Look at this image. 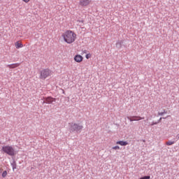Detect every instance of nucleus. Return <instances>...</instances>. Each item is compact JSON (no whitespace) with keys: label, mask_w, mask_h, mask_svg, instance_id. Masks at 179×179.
Returning <instances> with one entry per match:
<instances>
[{"label":"nucleus","mask_w":179,"mask_h":179,"mask_svg":"<svg viewBox=\"0 0 179 179\" xmlns=\"http://www.w3.org/2000/svg\"><path fill=\"white\" fill-rule=\"evenodd\" d=\"M51 75H52L51 70L48 69H43L40 71L39 79L41 80H45L47 78H50Z\"/></svg>","instance_id":"2"},{"label":"nucleus","mask_w":179,"mask_h":179,"mask_svg":"<svg viewBox=\"0 0 179 179\" xmlns=\"http://www.w3.org/2000/svg\"><path fill=\"white\" fill-rule=\"evenodd\" d=\"M7 66L10 69H15V68H17L18 66H20V63H15V64H8Z\"/></svg>","instance_id":"9"},{"label":"nucleus","mask_w":179,"mask_h":179,"mask_svg":"<svg viewBox=\"0 0 179 179\" xmlns=\"http://www.w3.org/2000/svg\"><path fill=\"white\" fill-rule=\"evenodd\" d=\"M74 61L75 62H77L78 64H80V62H83V56L80 55H76L74 56Z\"/></svg>","instance_id":"8"},{"label":"nucleus","mask_w":179,"mask_h":179,"mask_svg":"<svg viewBox=\"0 0 179 179\" xmlns=\"http://www.w3.org/2000/svg\"><path fill=\"white\" fill-rule=\"evenodd\" d=\"M83 129V126L78 123H69L70 132H80Z\"/></svg>","instance_id":"3"},{"label":"nucleus","mask_w":179,"mask_h":179,"mask_svg":"<svg viewBox=\"0 0 179 179\" xmlns=\"http://www.w3.org/2000/svg\"><path fill=\"white\" fill-rule=\"evenodd\" d=\"M1 150L8 156H15V149L10 145L3 146Z\"/></svg>","instance_id":"4"},{"label":"nucleus","mask_w":179,"mask_h":179,"mask_svg":"<svg viewBox=\"0 0 179 179\" xmlns=\"http://www.w3.org/2000/svg\"><path fill=\"white\" fill-rule=\"evenodd\" d=\"M31 0H22V2H24V3H29Z\"/></svg>","instance_id":"18"},{"label":"nucleus","mask_w":179,"mask_h":179,"mask_svg":"<svg viewBox=\"0 0 179 179\" xmlns=\"http://www.w3.org/2000/svg\"><path fill=\"white\" fill-rule=\"evenodd\" d=\"M62 37L67 44H73L76 41L77 35L73 31L67 30L62 34Z\"/></svg>","instance_id":"1"},{"label":"nucleus","mask_w":179,"mask_h":179,"mask_svg":"<svg viewBox=\"0 0 179 179\" xmlns=\"http://www.w3.org/2000/svg\"><path fill=\"white\" fill-rule=\"evenodd\" d=\"M13 170L16 169V162H13V164H11Z\"/></svg>","instance_id":"15"},{"label":"nucleus","mask_w":179,"mask_h":179,"mask_svg":"<svg viewBox=\"0 0 179 179\" xmlns=\"http://www.w3.org/2000/svg\"><path fill=\"white\" fill-rule=\"evenodd\" d=\"M112 149H113V150H120V146L116 145L112 148Z\"/></svg>","instance_id":"14"},{"label":"nucleus","mask_w":179,"mask_h":179,"mask_svg":"<svg viewBox=\"0 0 179 179\" xmlns=\"http://www.w3.org/2000/svg\"><path fill=\"white\" fill-rule=\"evenodd\" d=\"M165 113H161L159 115H163V114H164Z\"/></svg>","instance_id":"19"},{"label":"nucleus","mask_w":179,"mask_h":179,"mask_svg":"<svg viewBox=\"0 0 179 179\" xmlns=\"http://www.w3.org/2000/svg\"><path fill=\"white\" fill-rule=\"evenodd\" d=\"M166 145H167V146H171V145H174V141H167Z\"/></svg>","instance_id":"12"},{"label":"nucleus","mask_w":179,"mask_h":179,"mask_svg":"<svg viewBox=\"0 0 179 179\" xmlns=\"http://www.w3.org/2000/svg\"><path fill=\"white\" fill-rule=\"evenodd\" d=\"M140 179H150V176H144L141 178Z\"/></svg>","instance_id":"17"},{"label":"nucleus","mask_w":179,"mask_h":179,"mask_svg":"<svg viewBox=\"0 0 179 179\" xmlns=\"http://www.w3.org/2000/svg\"><path fill=\"white\" fill-rule=\"evenodd\" d=\"M116 145H120V146H127V145H128V142L120 141L116 142Z\"/></svg>","instance_id":"11"},{"label":"nucleus","mask_w":179,"mask_h":179,"mask_svg":"<svg viewBox=\"0 0 179 179\" xmlns=\"http://www.w3.org/2000/svg\"><path fill=\"white\" fill-rule=\"evenodd\" d=\"M127 120H129L131 122L133 121H141V120H145V117L141 116H128Z\"/></svg>","instance_id":"5"},{"label":"nucleus","mask_w":179,"mask_h":179,"mask_svg":"<svg viewBox=\"0 0 179 179\" xmlns=\"http://www.w3.org/2000/svg\"><path fill=\"white\" fill-rule=\"evenodd\" d=\"M15 48L19 49V48H23V44L20 41H18L15 43Z\"/></svg>","instance_id":"10"},{"label":"nucleus","mask_w":179,"mask_h":179,"mask_svg":"<svg viewBox=\"0 0 179 179\" xmlns=\"http://www.w3.org/2000/svg\"><path fill=\"white\" fill-rule=\"evenodd\" d=\"M0 37H1V34H0Z\"/></svg>","instance_id":"20"},{"label":"nucleus","mask_w":179,"mask_h":179,"mask_svg":"<svg viewBox=\"0 0 179 179\" xmlns=\"http://www.w3.org/2000/svg\"><path fill=\"white\" fill-rule=\"evenodd\" d=\"M8 175V172L6 171H4L2 173V177L5 178Z\"/></svg>","instance_id":"16"},{"label":"nucleus","mask_w":179,"mask_h":179,"mask_svg":"<svg viewBox=\"0 0 179 179\" xmlns=\"http://www.w3.org/2000/svg\"><path fill=\"white\" fill-rule=\"evenodd\" d=\"M85 58H86L87 59H89V58H92V54H90V53L87 54V55H85Z\"/></svg>","instance_id":"13"},{"label":"nucleus","mask_w":179,"mask_h":179,"mask_svg":"<svg viewBox=\"0 0 179 179\" xmlns=\"http://www.w3.org/2000/svg\"><path fill=\"white\" fill-rule=\"evenodd\" d=\"M92 1L90 0H80L79 6H89V4L91 3Z\"/></svg>","instance_id":"7"},{"label":"nucleus","mask_w":179,"mask_h":179,"mask_svg":"<svg viewBox=\"0 0 179 179\" xmlns=\"http://www.w3.org/2000/svg\"><path fill=\"white\" fill-rule=\"evenodd\" d=\"M45 100V101H43V103H46V104H52V103L57 101V99L55 98H52L51 96L46 97Z\"/></svg>","instance_id":"6"}]
</instances>
